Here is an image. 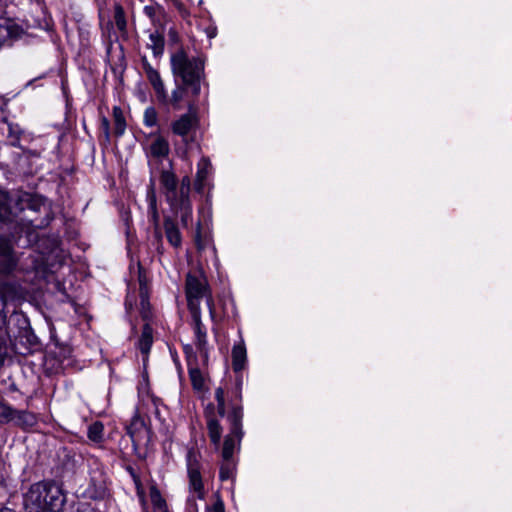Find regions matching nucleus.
<instances>
[{"mask_svg":"<svg viewBox=\"0 0 512 512\" xmlns=\"http://www.w3.org/2000/svg\"><path fill=\"white\" fill-rule=\"evenodd\" d=\"M53 219L47 199L29 192L0 190V222L14 221L32 229H44Z\"/></svg>","mask_w":512,"mask_h":512,"instance_id":"obj_1","label":"nucleus"},{"mask_svg":"<svg viewBox=\"0 0 512 512\" xmlns=\"http://www.w3.org/2000/svg\"><path fill=\"white\" fill-rule=\"evenodd\" d=\"M7 288L6 285H0V366L7 355L8 341L13 343L15 351L21 355L30 354L39 346L38 338L23 313L14 312L7 319L4 313Z\"/></svg>","mask_w":512,"mask_h":512,"instance_id":"obj_2","label":"nucleus"},{"mask_svg":"<svg viewBox=\"0 0 512 512\" xmlns=\"http://www.w3.org/2000/svg\"><path fill=\"white\" fill-rule=\"evenodd\" d=\"M65 502L63 490L52 481L34 483L23 494L26 512H62Z\"/></svg>","mask_w":512,"mask_h":512,"instance_id":"obj_3","label":"nucleus"},{"mask_svg":"<svg viewBox=\"0 0 512 512\" xmlns=\"http://www.w3.org/2000/svg\"><path fill=\"white\" fill-rule=\"evenodd\" d=\"M174 81L187 85L193 96H198L205 78V62L201 57H189L184 49H179L170 57Z\"/></svg>","mask_w":512,"mask_h":512,"instance_id":"obj_4","label":"nucleus"},{"mask_svg":"<svg viewBox=\"0 0 512 512\" xmlns=\"http://www.w3.org/2000/svg\"><path fill=\"white\" fill-rule=\"evenodd\" d=\"M185 293L187 306L190 314L197 310L201 312L200 301L206 298V304L209 309L211 319L215 318V308L212 296L209 293L208 282L205 275L200 272H190L186 276Z\"/></svg>","mask_w":512,"mask_h":512,"instance_id":"obj_5","label":"nucleus"},{"mask_svg":"<svg viewBox=\"0 0 512 512\" xmlns=\"http://www.w3.org/2000/svg\"><path fill=\"white\" fill-rule=\"evenodd\" d=\"M242 419H243V409L242 406L234 405L232 407L231 413L228 415V420L230 422V432L225 437L223 448H222V458L223 461H230L236 446V440L240 441L243 435L242 432Z\"/></svg>","mask_w":512,"mask_h":512,"instance_id":"obj_6","label":"nucleus"},{"mask_svg":"<svg viewBox=\"0 0 512 512\" xmlns=\"http://www.w3.org/2000/svg\"><path fill=\"white\" fill-rule=\"evenodd\" d=\"M187 474L189 480V490L195 494L199 500H203L206 495L204 483L200 472V463L193 450H189L186 456Z\"/></svg>","mask_w":512,"mask_h":512,"instance_id":"obj_7","label":"nucleus"},{"mask_svg":"<svg viewBox=\"0 0 512 512\" xmlns=\"http://www.w3.org/2000/svg\"><path fill=\"white\" fill-rule=\"evenodd\" d=\"M18 265V257L10 237L0 234V280L10 276Z\"/></svg>","mask_w":512,"mask_h":512,"instance_id":"obj_8","label":"nucleus"},{"mask_svg":"<svg viewBox=\"0 0 512 512\" xmlns=\"http://www.w3.org/2000/svg\"><path fill=\"white\" fill-rule=\"evenodd\" d=\"M141 62H142V67H143L144 73L146 75V78L153 88L156 100L160 105H162L164 101H167V95H168V91L166 89L164 81H163L160 73L158 72V70H156L148 62L146 57H143Z\"/></svg>","mask_w":512,"mask_h":512,"instance_id":"obj_9","label":"nucleus"},{"mask_svg":"<svg viewBox=\"0 0 512 512\" xmlns=\"http://www.w3.org/2000/svg\"><path fill=\"white\" fill-rule=\"evenodd\" d=\"M191 318L194 331V345L200 353L203 363L206 364L208 361L209 349L207 331L201 320V312L196 310L194 314H191Z\"/></svg>","mask_w":512,"mask_h":512,"instance_id":"obj_10","label":"nucleus"},{"mask_svg":"<svg viewBox=\"0 0 512 512\" xmlns=\"http://www.w3.org/2000/svg\"><path fill=\"white\" fill-rule=\"evenodd\" d=\"M198 125L196 115L186 113L172 123V131L174 134L182 137L183 141L188 142L190 136L195 133Z\"/></svg>","mask_w":512,"mask_h":512,"instance_id":"obj_11","label":"nucleus"},{"mask_svg":"<svg viewBox=\"0 0 512 512\" xmlns=\"http://www.w3.org/2000/svg\"><path fill=\"white\" fill-rule=\"evenodd\" d=\"M190 92V88L183 83L175 81V87L172 92L167 95V101H164L162 106L173 109L180 110L184 107V104H189L188 93Z\"/></svg>","mask_w":512,"mask_h":512,"instance_id":"obj_12","label":"nucleus"},{"mask_svg":"<svg viewBox=\"0 0 512 512\" xmlns=\"http://www.w3.org/2000/svg\"><path fill=\"white\" fill-rule=\"evenodd\" d=\"M126 430L134 446L140 445L141 442L144 439H147L149 435V430L145 421L137 413L133 416Z\"/></svg>","mask_w":512,"mask_h":512,"instance_id":"obj_13","label":"nucleus"},{"mask_svg":"<svg viewBox=\"0 0 512 512\" xmlns=\"http://www.w3.org/2000/svg\"><path fill=\"white\" fill-rule=\"evenodd\" d=\"M22 28L10 18L0 17V47L9 41L18 38Z\"/></svg>","mask_w":512,"mask_h":512,"instance_id":"obj_14","label":"nucleus"},{"mask_svg":"<svg viewBox=\"0 0 512 512\" xmlns=\"http://www.w3.org/2000/svg\"><path fill=\"white\" fill-rule=\"evenodd\" d=\"M160 184L165 190L168 203L178 200L177 179L175 174L169 170H163L160 174Z\"/></svg>","mask_w":512,"mask_h":512,"instance_id":"obj_15","label":"nucleus"},{"mask_svg":"<svg viewBox=\"0 0 512 512\" xmlns=\"http://www.w3.org/2000/svg\"><path fill=\"white\" fill-rule=\"evenodd\" d=\"M11 418V422L23 430L34 427L38 422L36 414L28 410H18L13 408Z\"/></svg>","mask_w":512,"mask_h":512,"instance_id":"obj_16","label":"nucleus"},{"mask_svg":"<svg viewBox=\"0 0 512 512\" xmlns=\"http://www.w3.org/2000/svg\"><path fill=\"white\" fill-rule=\"evenodd\" d=\"M206 419L208 436L210 438L211 443L215 446L216 449H218L222 438V426L220 425L219 421L215 418V415L212 411L206 412Z\"/></svg>","mask_w":512,"mask_h":512,"instance_id":"obj_17","label":"nucleus"},{"mask_svg":"<svg viewBox=\"0 0 512 512\" xmlns=\"http://www.w3.org/2000/svg\"><path fill=\"white\" fill-rule=\"evenodd\" d=\"M211 170L212 165L209 158L202 157L197 164L196 179L194 183L195 189L197 191L201 192L204 189Z\"/></svg>","mask_w":512,"mask_h":512,"instance_id":"obj_18","label":"nucleus"},{"mask_svg":"<svg viewBox=\"0 0 512 512\" xmlns=\"http://www.w3.org/2000/svg\"><path fill=\"white\" fill-rule=\"evenodd\" d=\"M164 231L167 241L174 247L180 248L182 245V235L176 224V222L170 218L166 217L164 219Z\"/></svg>","mask_w":512,"mask_h":512,"instance_id":"obj_19","label":"nucleus"},{"mask_svg":"<svg viewBox=\"0 0 512 512\" xmlns=\"http://www.w3.org/2000/svg\"><path fill=\"white\" fill-rule=\"evenodd\" d=\"M172 211L179 214L183 227H187L192 217V205L190 199L176 200L169 204Z\"/></svg>","mask_w":512,"mask_h":512,"instance_id":"obj_20","label":"nucleus"},{"mask_svg":"<svg viewBox=\"0 0 512 512\" xmlns=\"http://www.w3.org/2000/svg\"><path fill=\"white\" fill-rule=\"evenodd\" d=\"M153 344V329L152 327L146 323L141 332V336L138 340V349L143 355V360L145 361L148 358V354Z\"/></svg>","mask_w":512,"mask_h":512,"instance_id":"obj_21","label":"nucleus"},{"mask_svg":"<svg viewBox=\"0 0 512 512\" xmlns=\"http://www.w3.org/2000/svg\"><path fill=\"white\" fill-rule=\"evenodd\" d=\"M247 354L246 347L243 339L238 344H235L232 348V366L234 371H241L246 363Z\"/></svg>","mask_w":512,"mask_h":512,"instance_id":"obj_22","label":"nucleus"},{"mask_svg":"<svg viewBox=\"0 0 512 512\" xmlns=\"http://www.w3.org/2000/svg\"><path fill=\"white\" fill-rule=\"evenodd\" d=\"M170 151L168 141L161 135H157L150 144V154L155 158H165Z\"/></svg>","mask_w":512,"mask_h":512,"instance_id":"obj_23","label":"nucleus"},{"mask_svg":"<svg viewBox=\"0 0 512 512\" xmlns=\"http://www.w3.org/2000/svg\"><path fill=\"white\" fill-rule=\"evenodd\" d=\"M148 48L152 50V53L155 57H160L164 53L165 40L162 33L159 31H154L149 35V43L147 44Z\"/></svg>","mask_w":512,"mask_h":512,"instance_id":"obj_24","label":"nucleus"},{"mask_svg":"<svg viewBox=\"0 0 512 512\" xmlns=\"http://www.w3.org/2000/svg\"><path fill=\"white\" fill-rule=\"evenodd\" d=\"M139 297H140V312L141 316L144 320H148L151 318V306L149 303V296L146 285L140 280L139 287Z\"/></svg>","mask_w":512,"mask_h":512,"instance_id":"obj_25","label":"nucleus"},{"mask_svg":"<svg viewBox=\"0 0 512 512\" xmlns=\"http://www.w3.org/2000/svg\"><path fill=\"white\" fill-rule=\"evenodd\" d=\"M88 439L95 444L104 442V425L101 421L92 422L87 429Z\"/></svg>","mask_w":512,"mask_h":512,"instance_id":"obj_26","label":"nucleus"},{"mask_svg":"<svg viewBox=\"0 0 512 512\" xmlns=\"http://www.w3.org/2000/svg\"><path fill=\"white\" fill-rule=\"evenodd\" d=\"M149 496L153 506L154 512H168V507L165 499L162 497L160 491L152 486L149 490Z\"/></svg>","mask_w":512,"mask_h":512,"instance_id":"obj_27","label":"nucleus"},{"mask_svg":"<svg viewBox=\"0 0 512 512\" xmlns=\"http://www.w3.org/2000/svg\"><path fill=\"white\" fill-rule=\"evenodd\" d=\"M189 377L193 388L201 391L204 387V378L197 363L188 365Z\"/></svg>","mask_w":512,"mask_h":512,"instance_id":"obj_28","label":"nucleus"},{"mask_svg":"<svg viewBox=\"0 0 512 512\" xmlns=\"http://www.w3.org/2000/svg\"><path fill=\"white\" fill-rule=\"evenodd\" d=\"M108 494L107 488L103 483H99L98 485L92 481L90 486L86 490V495L88 498L93 500L104 499Z\"/></svg>","mask_w":512,"mask_h":512,"instance_id":"obj_29","label":"nucleus"},{"mask_svg":"<svg viewBox=\"0 0 512 512\" xmlns=\"http://www.w3.org/2000/svg\"><path fill=\"white\" fill-rule=\"evenodd\" d=\"M113 120H114V133L116 136H121L125 132L126 129V121L123 116V112L121 108L114 107L113 108Z\"/></svg>","mask_w":512,"mask_h":512,"instance_id":"obj_30","label":"nucleus"},{"mask_svg":"<svg viewBox=\"0 0 512 512\" xmlns=\"http://www.w3.org/2000/svg\"><path fill=\"white\" fill-rule=\"evenodd\" d=\"M114 22L121 33L127 31V21L123 7L120 4L114 6Z\"/></svg>","mask_w":512,"mask_h":512,"instance_id":"obj_31","label":"nucleus"},{"mask_svg":"<svg viewBox=\"0 0 512 512\" xmlns=\"http://www.w3.org/2000/svg\"><path fill=\"white\" fill-rule=\"evenodd\" d=\"M143 12L151 20L153 24H156V22L158 21L157 15L163 13L164 9L160 4L155 3L153 5L144 6Z\"/></svg>","mask_w":512,"mask_h":512,"instance_id":"obj_32","label":"nucleus"},{"mask_svg":"<svg viewBox=\"0 0 512 512\" xmlns=\"http://www.w3.org/2000/svg\"><path fill=\"white\" fill-rule=\"evenodd\" d=\"M143 123L146 127H154L158 123V113L152 106L147 107L143 115Z\"/></svg>","mask_w":512,"mask_h":512,"instance_id":"obj_33","label":"nucleus"},{"mask_svg":"<svg viewBox=\"0 0 512 512\" xmlns=\"http://www.w3.org/2000/svg\"><path fill=\"white\" fill-rule=\"evenodd\" d=\"M215 399L217 401V411L220 417H224L226 414V405H225V392L222 387H218L215 390Z\"/></svg>","mask_w":512,"mask_h":512,"instance_id":"obj_34","label":"nucleus"},{"mask_svg":"<svg viewBox=\"0 0 512 512\" xmlns=\"http://www.w3.org/2000/svg\"><path fill=\"white\" fill-rule=\"evenodd\" d=\"M13 407L7 403L0 401V424H7L12 421Z\"/></svg>","mask_w":512,"mask_h":512,"instance_id":"obj_35","label":"nucleus"},{"mask_svg":"<svg viewBox=\"0 0 512 512\" xmlns=\"http://www.w3.org/2000/svg\"><path fill=\"white\" fill-rule=\"evenodd\" d=\"M191 186V179L189 176H185L181 180L180 188L178 191V200L189 199Z\"/></svg>","mask_w":512,"mask_h":512,"instance_id":"obj_36","label":"nucleus"},{"mask_svg":"<svg viewBox=\"0 0 512 512\" xmlns=\"http://www.w3.org/2000/svg\"><path fill=\"white\" fill-rule=\"evenodd\" d=\"M233 474V466L230 461H224L220 467L219 478L221 481L228 480Z\"/></svg>","mask_w":512,"mask_h":512,"instance_id":"obj_37","label":"nucleus"},{"mask_svg":"<svg viewBox=\"0 0 512 512\" xmlns=\"http://www.w3.org/2000/svg\"><path fill=\"white\" fill-rule=\"evenodd\" d=\"M147 201H148V209L157 208V199L153 186H151L147 191Z\"/></svg>","mask_w":512,"mask_h":512,"instance_id":"obj_38","label":"nucleus"},{"mask_svg":"<svg viewBox=\"0 0 512 512\" xmlns=\"http://www.w3.org/2000/svg\"><path fill=\"white\" fill-rule=\"evenodd\" d=\"M147 201H148V209L157 208V199L153 186H151L147 191Z\"/></svg>","mask_w":512,"mask_h":512,"instance_id":"obj_39","label":"nucleus"},{"mask_svg":"<svg viewBox=\"0 0 512 512\" xmlns=\"http://www.w3.org/2000/svg\"><path fill=\"white\" fill-rule=\"evenodd\" d=\"M184 352L187 358L188 365L197 363L196 355L191 345L184 346Z\"/></svg>","mask_w":512,"mask_h":512,"instance_id":"obj_40","label":"nucleus"},{"mask_svg":"<svg viewBox=\"0 0 512 512\" xmlns=\"http://www.w3.org/2000/svg\"><path fill=\"white\" fill-rule=\"evenodd\" d=\"M148 214L151 218V221L153 222V224L155 225V227H158L159 225V219H160V216H159V212H158V209L157 208H154V209H148Z\"/></svg>","mask_w":512,"mask_h":512,"instance_id":"obj_41","label":"nucleus"},{"mask_svg":"<svg viewBox=\"0 0 512 512\" xmlns=\"http://www.w3.org/2000/svg\"><path fill=\"white\" fill-rule=\"evenodd\" d=\"M126 471L130 474L134 482L138 485L140 483V479L134 468L132 466H127Z\"/></svg>","mask_w":512,"mask_h":512,"instance_id":"obj_42","label":"nucleus"},{"mask_svg":"<svg viewBox=\"0 0 512 512\" xmlns=\"http://www.w3.org/2000/svg\"><path fill=\"white\" fill-rule=\"evenodd\" d=\"M212 511L213 512H224V504H223V501L221 499H218L213 507H212Z\"/></svg>","mask_w":512,"mask_h":512,"instance_id":"obj_43","label":"nucleus"},{"mask_svg":"<svg viewBox=\"0 0 512 512\" xmlns=\"http://www.w3.org/2000/svg\"><path fill=\"white\" fill-rule=\"evenodd\" d=\"M169 36H170V37H171V39H173V40H176V38L178 37L177 32H176L174 29H170V30H169Z\"/></svg>","mask_w":512,"mask_h":512,"instance_id":"obj_44","label":"nucleus"},{"mask_svg":"<svg viewBox=\"0 0 512 512\" xmlns=\"http://www.w3.org/2000/svg\"><path fill=\"white\" fill-rule=\"evenodd\" d=\"M174 362H175V364L177 365L178 371H179V372H181V371H182V368H181V365H180V363H179L178 359H177V358H174Z\"/></svg>","mask_w":512,"mask_h":512,"instance_id":"obj_45","label":"nucleus"},{"mask_svg":"<svg viewBox=\"0 0 512 512\" xmlns=\"http://www.w3.org/2000/svg\"><path fill=\"white\" fill-rule=\"evenodd\" d=\"M103 124L105 126L106 131H107L108 128H109V122H108V120L106 118L103 119Z\"/></svg>","mask_w":512,"mask_h":512,"instance_id":"obj_46","label":"nucleus"},{"mask_svg":"<svg viewBox=\"0 0 512 512\" xmlns=\"http://www.w3.org/2000/svg\"><path fill=\"white\" fill-rule=\"evenodd\" d=\"M0 512H15V511L10 508H2V509H0Z\"/></svg>","mask_w":512,"mask_h":512,"instance_id":"obj_47","label":"nucleus"},{"mask_svg":"<svg viewBox=\"0 0 512 512\" xmlns=\"http://www.w3.org/2000/svg\"><path fill=\"white\" fill-rule=\"evenodd\" d=\"M69 353H70V349L69 348H65L63 356L66 357Z\"/></svg>","mask_w":512,"mask_h":512,"instance_id":"obj_48","label":"nucleus"},{"mask_svg":"<svg viewBox=\"0 0 512 512\" xmlns=\"http://www.w3.org/2000/svg\"><path fill=\"white\" fill-rule=\"evenodd\" d=\"M237 397H238L239 399H241V392H240V389L238 390Z\"/></svg>","mask_w":512,"mask_h":512,"instance_id":"obj_49","label":"nucleus"}]
</instances>
